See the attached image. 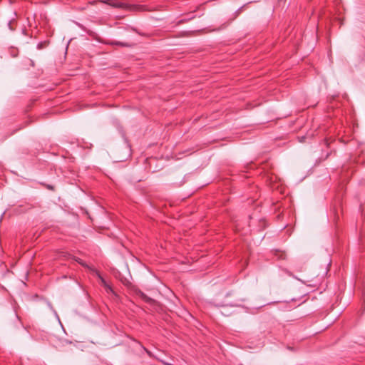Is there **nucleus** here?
<instances>
[{
    "mask_svg": "<svg viewBox=\"0 0 365 365\" xmlns=\"http://www.w3.org/2000/svg\"><path fill=\"white\" fill-rule=\"evenodd\" d=\"M110 5H111L113 7L115 8H122L130 11H140L142 10L143 6L140 5H135V4H128L126 3L123 2L120 0H115L113 1L111 0L109 3Z\"/></svg>",
    "mask_w": 365,
    "mask_h": 365,
    "instance_id": "f257e3e1",
    "label": "nucleus"
},
{
    "mask_svg": "<svg viewBox=\"0 0 365 365\" xmlns=\"http://www.w3.org/2000/svg\"><path fill=\"white\" fill-rule=\"evenodd\" d=\"M93 272L96 273V274L99 277V279H101V283L105 287V288L106 289V291L108 292H113V289L112 288L106 283V280L101 276L100 273L97 271V270H95L93 269Z\"/></svg>",
    "mask_w": 365,
    "mask_h": 365,
    "instance_id": "f03ea898",
    "label": "nucleus"
},
{
    "mask_svg": "<svg viewBox=\"0 0 365 365\" xmlns=\"http://www.w3.org/2000/svg\"><path fill=\"white\" fill-rule=\"evenodd\" d=\"M243 302L242 299H239L237 300V302H233V303H227L225 304H222L221 306L222 307H225V306H230V307H239L240 304V303Z\"/></svg>",
    "mask_w": 365,
    "mask_h": 365,
    "instance_id": "7ed1b4c3",
    "label": "nucleus"
},
{
    "mask_svg": "<svg viewBox=\"0 0 365 365\" xmlns=\"http://www.w3.org/2000/svg\"><path fill=\"white\" fill-rule=\"evenodd\" d=\"M138 295L141 297L144 301L149 302L150 300V298L146 296L143 292L141 291H139L138 292Z\"/></svg>",
    "mask_w": 365,
    "mask_h": 365,
    "instance_id": "20e7f679",
    "label": "nucleus"
},
{
    "mask_svg": "<svg viewBox=\"0 0 365 365\" xmlns=\"http://www.w3.org/2000/svg\"><path fill=\"white\" fill-rule=\"evenodd\" d=\"M111 44L113 45H119V46H130V45L127 43H123V42H119V41H114V42H112Z\"/></svg>",
    "mask_w": 365,
    "mask_h": 365,
    "instance_id": "39448f33",
    "label": "nucleus"
},
{
    "mask_svg": "<svg viewBox=\"0 0 365 365\" xmlns=\"http://www.w3.org/2000/svg\"><path fill=\"white\" fill-rule=\"evenodd\" d=\"M68 342L66 341V340H60L59 341V343L56 345V346H64L65 344H68Z\"/></svg>",
    "mask_w": 365,
    "mask_h": 365,
    "instance_id": "423d86ee",
    "label": "nucleus"
},
{
    "mask_svg": "<svg viewBox=\"0 0 365 365\" xmlns=\"http://www.w3.org/2000/svg\"><path fill=\"white\" fill-rule=\"evenodd\" d=\"M76 261H77L78 263H80V264H81L84 265V264L83 263V262H82V260H81V259H76Z\"/></svg>",
    "mask_w": 365,
    "mask_h": 365,
    "instance_id": "0eeeda50",
    "label": "nucleus"
}]
</instances>
